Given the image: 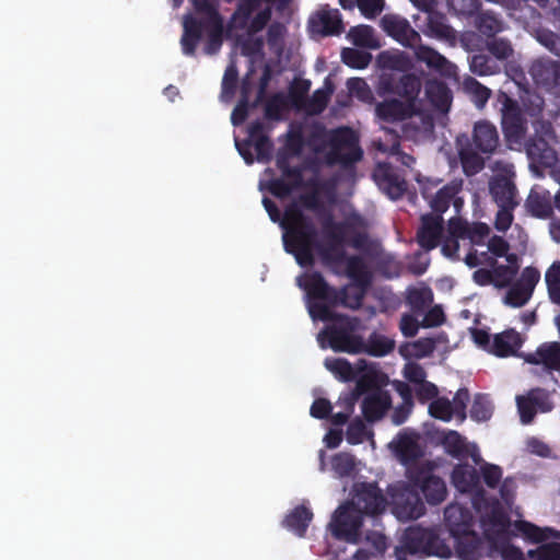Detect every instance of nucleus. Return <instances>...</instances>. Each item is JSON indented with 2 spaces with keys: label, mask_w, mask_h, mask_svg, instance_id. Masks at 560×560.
<instances>
[{
  "label": "nucleus",
  "mask_w": 560,
  "mask_h": 560,
  "mask_svg": "<svg viewBox=\"0 0 560 560\" xmlns=\"http://www.w3.org/2000/svg\"><path fill=\"white\" fill-rule=\"evenodd\" d=\"M281 228L284 249L294 256L301 267L313 266L315 254H318L325 262H341L346 257L343 245L351 230L348 221L337 222L329 214L323 221V229L328 240L323 244L319 242L314 220L305 214L296 202H291L284 209Z\"/></svg>",
  "instance_id": "1"
},
{
  "label": "nucleus",
  "mask_w": 560,
  "mask_h": 560,
  "mask_svg": "<svg viewBox=\"0 0 560 560\" xmlns=\"http://www.w3.org/2000/svg\"><path fill=\"white\" fill-rule=\"evenodd\" d=\"M202 10L206 11V14H202L203 18L201 19L191 15L184 18L180 46L185 56H195L197 46L202 39L203 31L208 33V40L205 46L207 55L217 54L222 46L223 19L219 10L209 9L205 3Z\"/></svg>",
  "instance_id": "2"
},
{
  "label": "nucleus",
  "mask_w": 560,
  "mask_h": 560,
  "mask_svg": "<svg viewBox=\"0 0 560 560\" xmlns=\"http://www.w3.org/2000/svg\"><path fill=\"white\" fill-rule=\"evenodd\" d=\"M463 516L457 506H447L444 517L450 535L455 539V552L460 560H480L483 557H492L497 542L490 537H482L472 530L465 532L463 522L456 523L453 517L456 514Z\"/></svg>",
  "instance_id": "3"
},
{
  "label": "nucleus",
  "mask_w": 560,
  "mask_h": 560,
  "mask_svg": "<svg viewBox=\"0 0 560 560\" xmlns=\"http://www.w3.org/2000/svg\"><path fill=\"white\" fill-rule=\"evenodd\" d=\"M418 182L421 195L432 210L431 213L442 215L451 205H453L456 212L460 211L464 200L458 197V194L463 190V179L455 178L440 188H438L441 183L440 179L427 178Z\"/></svg>",
  "instance_id": "4"
},
{
  "label": "nucleus",
  "mask_w": 560,
  "mask_h": 560,
  "mask_svg": "<svg viewBox=\"0 0 560 560\" xmlns=\"http://www.w3.org/2000/svg\"><path fill=\"white\" fill-rule=\"evenodd\" d=\"M358 325L357 317L341 314L326 326L322 334L326 336L329 347L334 351L358 354L362 345V337L354 334Z\"/></svg>",
  "instance_id": "5"
},
{
  "label": "nucleus",
  "mask_w": 560,
  "mask_h": 560,
  "mask_svg": "<svg viewBox=\"0 0 560 560\" xmlns=\"http://www.w3.org/2000/svg\"><path fill=\"white\" fill-rule=\"evenodd\" d=\"M407 478L415 488L421 491L429 504L436 505L445 500L447 494L446 485L441 477L433 474V468L430 464L409 466Z\"/></svg>",
  "instance_id": "6"
},
{
  "label": "nucleus",
  "mask_w": 560,
  "mask_h": 560,
  "mask_svg": "<svg viewBox=\"0 0 560 560\" xmlns=\"http://www.w3.org/2000/svg\"><path fill=\"white\" fill-rule=\"evenodd\" d=\"M393 513L401 521L417 520L424 515L425 506L419 490L412 483H398L389 490Z\"/></svg>",
  "instance_id": "7"
},
{
  "label": "nucleus",
  "mask_w": 560,
  "mask_h": 560,
  "mask_svg": "<svg viewBox=\"0 0 560 560\" xmlns=\"http://www.w3.org/2000/svg\"><path fill=\"white\" fill-rule=\"evenodd\" d=\"M363 517L349 503L341 505L335 512L329 524L331 534L339 540L357 544L361 537Z\"/></svg>",
  "instance_id": "8"
},
{
  "label": "nucleus",
  "mask_w": 560,
  "mask_h": 560,
  "mask_svg": "<svg viewBox=\"0 0 560 560\" xmlns=\"http://www.w3.org/2000/svg\"><path fill=\"white\" fill-rule=\"evenodd\" d=\"M353 492V498L348 503L362 516H377L385 511L387 500L376 482H359Z\"/></svg>",
  "instance_id": "9"
},
{
  "label": "nucleus",
  "mask_w": 560,
  "mask_h": 560,
  "mask_svg": "<svg viewBox=\"0 0 560 560\" xmlns=\"http://www.w3.org/2000/svg\"><path fill=\"white\" fill-rule=\"evenodd\" d=\"M328 145L331 154L343 163H354L362 159L358 138L350 127H339L328 132Z\"/></svg>",
  "instance_id": "10"
},
{
  "label": "nucleus",
  "mask_w": 560,
  "mask_h": 560,
  "mask_svg": "<svg viewBox=\"0 0 560 560\" xmlns=\"http://www.w3.org/2000/svg\"><path fill=\"white\" fill-rule=\"evenodd\" d=\"M383 31L400 45L413 49L420 42V34L415 31L409 21L397 14H385L381 19Z\"/></svg>",
  "instance_id": "11"
},
{
  "label": "nucleus",
  "mask_w": 560,
  "mask_h": 560,
  "mask_svg": "<svg viewBox=\"0 0 560 560\" xmlns=\"http://www.w3.org/2000/svg\"><path fill=\"white\" fill-rule=\"evenodd\" d=\"M502 130L508 141L520 142L526 133V119L518 103L505 97L501 117Z\"/></svg>",
  "instance_id": "12"
},
{
  "label": "nucleus",
  "mask_w": 560,
  "mask_h": 560,
  "mask_svg": "<svg viewBox=\"0 0 560 560\" xmlns=\"http://www.w3.org/2000/svg\"><path fill=\"white\" fill-rule=\"evenodd\" d=\"M444 232V219L440 214L424 213L420 217V225L416 240L421 248L430 252L439 246Z\"/></svg>",
  "instance_id": "13"
},
{
  "label": "nucleus",
  "mask_w": 560,
  "mask_h": 560,
  "mask_svg": "<svg viewBox=\"0 0 560 560\" xmlns=\"http://www.w3.org/2000/svg\"><path fill=\"white\" fill-rule=\"evenodd\" d=\"M434 538L433 528H422L419 526L409 527L401 537V546L396 547L395 555L397 560H407L406 555L423 553L425 555L428 544Z\"/></svg>",
  "instance_id": "14"
},
{
  "label": "nucleus",
  "mask_w": 560,
  "mask_h": 560,
  "mask_svg": "<svg viewBox=\"0 0 560 560\" xmlns=\"http://www.w3.org/2000/svg\"><path fill=\"white\" fill-rule=\"evenodd\" d=\"M298 285L306 292L310 300L327 302L332 305L334 300L337 299V289L330 287L318 271L299 277Z\"/></svg>",
  "instance_id": "15"
},
{
  "label": "nucleus",
  "mask_w": 560,
  "mask_h": 560,
  "mask_svg": "<svg viewBox=\"0 0 560 560\" xmlns=\"http://www.w3.org/2000/svg\"><path fill=\"white\" fill-rule=\"evenodd\" d=\"M303 171L300 165L291 166L280 171L281 176L273 178L268 183V190L277 198H287L295 189L303 186Z\"/></svg>",
  "instance_id": "16"
},
{
  "label": "nucleus",
  "mask_w": 560,
  "mask_h": 560,
  "mask_svg": "<svg viewBox=\"0 0 560 560\" xmlns=\"http://www.w3.org/2000/svg\"><path fill=\"white\" fill-rule=\"evenodd\" d=\"M378 187L390 198L399 199L407 189V183L387 163H378L373 172Z\"/></svg>",
  "instance_id": "17"
},
{
  "label": "nucleus",
  "mask_w": 560,
  "mask_h": 560,
  "mask_svg": "<svg viewBox=\"0 0 560 560\" xmlns=\"http://www.w3.org/2000/svg\"><path fill=\"white\" fill-rule=\"evenodd\" d=\"M529 73L537 85L547 90L560 86V61L539 58L533 61Z\"/></svg>",
  "instance_id": "18"
},
{
  "label": "nucleus",
  "mask_w": 560,
  "mask_h": 560,
  "mask_svg": "<svg viewBox=\"0 0 560 560\" xmlns=\"http://www.w3.org/2000/svg\"><path fill=\"white\" fill-rule=\"evenodd\" d=\"M471 141V144L480 153L493 154L500 144L497 127L488 120L476 121L472 128Z\"/></svg>",
  "instance_id": "19"
},
{
  "label": "nucleus",
  "mask_w": 560,
  "mask_h": 560,
  "mask_svg": "<svg viewBox=\"0 0 560 560\" xmlns=\"http://www.w3.org/2000/svg\"><path fill=\"white\" fill-rule=\"evenodd\" d=\"M413 52L418 61L425 63L428 68L441 75L452 78L456 74V66L430 46L422 45L420 42L413 48Z\"/></svg>",
  "instance_id": "20"
},
{
  "label": "nucleus",
  "mask_w": 560,
  "mask_h": 560,
  "mask_svg": "<svg viewBox=\"0 0 560 560\" xmlns=\"http://www.w3.org/2000/svg\"><path fill=\"white\" fill-rule=\"evenodd\" d=\"M415 114L413 104H406L397 98L385 100L375 105V116L384 122L404 121Z\"/></svg>",
  "instance_id": "21"
},
{
  "label": "nucleus",
  "mask_w": 560,
  "mask_h": 560,
  "mask_svg": "<svg viewBox=\"0 0 560 560\" xmlns=\"http://www.w3.org/2000/svg\"><path fill=\"white\" fill-rule=\"evenodd\" d=\"M525 362L542 365L546 371L560 370V342L551 341L541 343L535 352L525 355Z\"/></svg>",
  "instance_id": "22"
},
{
  "label": "nucleus",
  "mask_w": 560,
  "mask_h": 560,
  "mask_svg": "<svg viewBox=\"0 0 560 560\" xmlns=\"http://www.w3.org/2000/svg\"><path fill=\"white\" fill-rule=\"evenodd\" d=\"M427 12V24L424 33L439 40L455 44L456 31L448 24L445 14L434 11L431 8Z\"/></svg>",
  "instance_id": "23"
},
{
  "label": "nucleus",
  "mask_w": 560,
  "mask_h": 560,
  "mask_svg": "<svg viewBox=\"0 0 560 560\" xmlns=\"http://www.w3.org/2000/svg\"><path fill=\"white\" fill-rule=\"evenodd\" d=\"M489 190L498 206H518L516 186L508 176H494L489 183Z\"/></svg>",
  "instance_id": "24"
},
{
  "label": "nucleus",
  "mask_w": 560,
  "mask_h": 560,
  "mask_svg": "<svg viewBox=\"0 0 560 560\" xmlns=\"http://www.w3.org/2000/svg\"><path fill=\"white\" fill-rule=\"evenodd\" d=\"M341 261L346 262V276L359 288L365 290L372 282V271L369 264L360 255L346 254Z\"/></svg>",
  "instance_id": "25"
},
{
  "label": "nucleus",
  "mask_w": 560,
  "mask_h": 560,
  "mask_svg": "<svg viewBox=\"0 0 560 560\" xmlns=\"http://www.w3.org/2000/svg\"><path fill=\"white\" fill-rule=\"evenodd\" d=\"M390 406V395L378 390L364 397L361 404L362 415L368 422H375L384 417Z\"/></svg>",
  "instance_id": "26"
},
{
  "label": "nucleus",
  "mask_w": 560,
  "mask_h": 560,
  "mask_svg": "<svg viewBox=\"0 0 560 560\" xmlns=\"http://www.w3.org/2000/svg\"><path fill=\"white\" fill-rule=\"evenodd\" d=\"M523 339L514 329H508L493 336L489 352L499 358L516 355Z\"/></svg>",
  "instance_id": "27"
},
{
  "label": "nucleus",
  "mask_w": 560,
  "mask_h": 560,
  "mask_svg": "<svg viewBox=\"0 0 560 560\" xmlns=\"http://www.w3.org/2000/svg\"><path fill=\"white\" fill-rule=\"evenodd\" d=\"M452 483L462 493L475 491L480 481L478 470L468 464H457L452 471Z\"/></svg>",
  "instance_id": "28"
},
{
  "label": "nucleus",
  "mask_w": 560,
  "mask_h": 560,
  "mask_svg": "<svg viewBox=\"0 0 560 560\" xmlns=\"http://www.w3.org/2000/svg\"><path fill=\"white\" fill-rule=\"evenodd\" d=\"M425 96L430 104L439 112H448L452 103V91L441 81L430 80L425 84Z\"/></svg>",
  "instance_id": "29"
},
{
  "label": "nucleus",
  "mask_w": 560,
  "mask_h": 560,
  "mask_svg": "<svg viewBox=\"0 0 560 560\" xmlns=\"http://www.w3.org/2000/svg\"><path fill=\"white\" fill-rule=\"evenodd\" d=\"M311 23L313 30L324 36L339 35L343 31L341 16L337 9L319 12Z\"/></svg>",
  "instance_id": "30"
},
{
  "label": "nucleus",
  "mask_w": 560,
  "mask_h": 560,
  "mask_svg": "<svg viewBox=\"0 0 560 560\" xmlns=\"http://www.w3.org/2000/svg\"><path fill=\"white\" fill-rule=\"evenodd\" d=\"M313 520V512L305 505L295 506L283 520V526L299 537H304L310 523Z\"/></svg>",
  "instance_id": "31"
},
{
  "label": "nucleus",
  "mask_w": 560,
  "mask_h": 560,
  "mask_svg": "<svg viewBox=\"0 0 560 560\" xmlns=\"http://www.w3.org/2000/svg\"><path fill=\"white\" fill-rule=\"evenodd\" d=\"M458 156L463 172L467 177L475 176L485 168V159L468 140L459 147Z\"/></svg>",
  "instance_id": "32"
},
{
  "label": "nucleus",
  "mask_w": 560,
  "mask_h": 560,
  "mask_svg": "<svg viewBox=\"0 0 560 560\" xmlns=\"http://www.w3.org/2000/svg\"><path fill=\"white\" fill-rule=\"evenodd\" d=\"M422 88L419 75L405 73L396 82V95L404 98L406 104H413L417 101Z\"/></svg>",
  "instance_id": "33"
},
{
  "label": "nucleus",
  "mask_w": 560,
  "mask_h": 560,
  "mask_svg": "<svg viewBox=\"0 0 560 560\" xmlns=\"http://www.w3.org/2000/svg\"><path fill=\"white\" fill-rule=\"evenodd\" d=\"M360 353H366L372 357H385L390 353L395 348L394 340L388 337L373 331L366 341L362 339Z\"/></svg>",
  "instance_id": "34"
},
{
  "label": "nucleus",
  "mask_w": 560,
  "mask_h": 560,
  "mask_svg": "<svg viewBox=\"0 0 560 560\" xmlns=\"http://www.w3.org/2000/svg\"><path fill=\"white\" fill-rule=\"evenodd\" d=\"M475 26L481 35L491 38L503 30V22L492 11H481L476 15Z\"/></svg>",
  "instance_id": "35"
},
{
  "label": "nucleus",
  "mask_w": 560,
  "mask_h": 560,
  "mask_svg": "<svg viewBox=\"0 0 560 560\" xmlns=\"http://www.w3.org/2000/svg\"><path fill=\"white\" fill-rule=\"evenodd\" d=\"M412 313L422 314L433 302V293L429 287L410 288L407 291L406 298Z\"/></svg>",
  "instance_id": "36"
},
{
  "label": "nucleus",
  "mask_w": 560,
  "mask_h": 560,
  "mask_svg": "<svg viewBox=\"0 0 560 560\" xmlns=\"http://www.w3.org/2000/svg\"><path fill=\"white\" fill-rule=\"evenodd\" d=\"M351 42L358 47L378 48L380 44L374 35V30L370 25H359L349 31Z\"/></svg>",
  "instance_id": "37"
},
{
  "label": "nucleus",
  "mask_w": 560,
  "mask_h": 560,
  "mask_svg": "<svg viewBox=\"0 0 560 560\" xmlns=\"http://www.w3.org/2000/svg\"><path fill=\"white\" fill-rule=\"evenodd\" d=\"M517 529L524 535L525 538L533 542H542L550 537H556L558 533L549 527L541 528L533 523L520 521L516 524Z\"/></svg>",
  "instance_id": "38"
},
{
  "label": "nucleus",
  "mask_w": 560,
  "mask_h": 560,
  "mask_svg": "<svg viewBox=\"0 0 560 560\" xmlns=\"http://www.w3.org/2000/svg\"><path fill=\"white\" fill-rule=\"evenodd\" d=\"M443 445L448 455L463 459L468 456V446L465 439L457 431H450L443 439Z\"/></svg>",
  "instance_id": "39"
},
{
  "label": "nucleus",
  "mask_w": 560,
  "mask_h": 560,
  "mask_svg": "<svg viewBox=\"0 0 560 560\" xmlns=\"http://www.w3.org/2000/svg\"><path fill=\"white\" fill-rule=\"evenodd\" d=\"M548 295L553 304L560 305V261H553L545 273Z\"/></svg>",
  "instance_id": "40"
},
{
  "label": "nucleus",
  "mask_w": 560,
  "mask_h": 560,
  "mask_svg": "<svg viewBox=\"0 0 560 560\" xmlns=\"http://www.w3.org/2000/svg\"><path fill=\"white\" fill-rule=\"evenodd\" d=\"M342 62L352 69H365L372 61V55L357 48H343L341 51Z\"/></svg>",
  "instance_id": "41"
},
{
  "label": "nucleus",
  "mask_w": 560,
  "mask_h": 560,
  "mask_svg": "<svg viewBox=\"0 0 560 560\" xmlns=\"http://www.w3.org/2000/svg\"><path fill=\"white\" fill-rule=\"evenodd\" d=\"M493 406L489 396L477 394L470 408V418L477 422H483L491 418Z\"/></svg>",
  "instance_id": "42"
},
{
  "label": "nucleus",
  "mask_w": 560,
  "mask_h": 560,
  "mask_svg": "<svg viewBox=\"0 0 560 560\" xmlns=\"http://www.w3.org/2000/svg\"><path fill=\"white\" fill-rule=\"evenodd\" d=\"M469 68L474 74L479 77L491 75L498 72L499 67L489 56L477 54L471 56Z\"/></svg>",
  "instance_id": "43"
},
{
  "label": "nucleus",
  "mask_w": 560,
  "mask_h": 560,
  "mask_svg": "<svg viewBox=\"0 0 560 560\" xmlns=\"http://www.w3.org/2000/svg\"><path fill=\"white\" fill-rule=\"evenodd\" d=\"M311 89V81L306 79H295L289 89V97L293 106L301 108L307 101V93Z\"/></svg>",
  "instance_id": "44"
},
{
  "label": "nucleus",
  "mask_w": 560,
  "mask_h": 560,
  "mask_svg": "<svg viewBox=\"0 0 560 560\" xmlns=\"http://www.w3.org/2000/svg\"><path fill=\"white\" fill-rule=\"evenodd\" d=\"M347 86L350 93L353 94L359 101L366 104L374 103V94L364 79L351 78L347 81Z\"/></svg>",
  "instance_id": "45"
},
{
  "label": "nucleus",
  "mask_w": 560,
  "mask_h": 560,
  "mask_svg": "<svg viewBox=\"0 0 560 560\" xmlns=\"http://www.w3.org/2000/svg\"><path fill=\"white\" fill-rule=\"evenodd\" d=\"M429 413L431 417L442 420L450 421L454 416V408L451 400L446 397H436L429 405Z\"/></svg>",
  "instance_id": "46"
},
{
  "label": "nucleus",
  "mask_w": 560,
  "mask_h": 560,
  "mask_svg": "<svg viewBox=\"0 0 560 560\" xmlns=\"http://www.w3.org/2000/svg\"><path fill=\"white\" fill-rule=\"evenodd\" d=\"M363 300V292L352 291L348 287L337 289V299L334 300L332 305H342L357 310L361 306Z\"/></svg>",
  "instance_id": "47"
},
{
  "label": "nucleus",
  "mask_w": 560,
  "mask_h": 560,
  "mask_svg": "<svg viewBox=\"0 0 560 560\" xmlns=\"http://www.w3.org/2000/svg\"><path fill=\"white\" fill-rule=\"evenodd\" d=\"M325 366L343 382L352 381L355 377L351 363L346 359L326 360Z\"/></svg>",
  "instance_id": "48"
},
{
  "label": "nucleus",
  "mask_w": 560,
  "mask_h": 560,
  "mask_svg": "<svg viewBox=\"0 0 560 560\" xmlns=\"http://www.w3.org/2000/svg\"><path fill=\"white\" fill-rule=\"evenodd\" d=\"M331 467L338 476L347 477L355 468L354 456L349 453H338L331 458Z\"/></svg>",
  "instance_id": "49"
},
{
  "label": "nucleus",
  "mask_w": 560,
  "mask_h": 560,
  "mask_svg": "<svg viewBox=\"0 0 560 560\" xmlns=\"http://www.w3.org/2000/svg\"><path fill=\"white\" fill-rule=\"evenodd\" d=\"M532 294L533 293L528 290L515 282L506 292L504 303L512 307H522L529 301Z\"/></svg>",
  "instance_id": "50"
},
{
  "label": "nucleus",
  "mask_w": 560,
  "mask_h": 560,
  "mask_svg": "<svg viewBox=\"0 0 560 560\" xmlns=\"http://www.w3.org/2000/svg\"><path fill=\"white\" fill-rule=\"evenodd\" d=\"M537 412H549L553 409V402L549 393L544 388H533L527 393Z\"/></svg>",
  "instance_id": "51"
},
{
  "label": "nucleus",
  "mask_w": 560,
  "mask_h": 560,
  "mask_svg": "<svg viewBox=\"0 0 560 560\" xmlns=\"http://www.w3.org/2000/svg\"><path fill=\"white\" fill-rule=\"evenodd\" d=\"M368 435L366 425L359 417L354 418L348 425L346 432L347 442L351 445L361 444Z\"/></svg>",
  "instance_id": "52"
},
{
  "label": "nucleus",
  "mask_w": 560,
  "mask_h": 560,
  "mask_svg": "<svg viewBox=\"0 0 560 560\" xmlns=\"http://www.w3.org/2000/svg\"><path fill=\"white\" fill-rule=\"evenodd\" d=\"M492 39L487 42L488 51L499 60H506L513 55V48L511 43L504 38L491 37Z\"/></svg>",
  "instance_id": "53"
},
{
  "label": "nucleus",
  "mask_w": 560,
  "mask_h": 560,
  "mask_svg": "<svg viewBox=\"0 0 560 560\" xmlns=\"http://www.w3.org/2000/svg\"><path fill=\"white\" fill-rule=\"evenodd\" d=\"M334 305L327 302H314L310 304L308 312L313 319H319L322 322H332L341 314L336 313L331 310Z\"/></svg>",
  "instance_id": "54"
},
{
  "label": "nucleus",
  "mask_w": 560,
  "mask_h": 560,
  "mask_svg": "<svg viewBox=\"0 0 560 560\" xmlns=\"http://www.w3.org/2000/svg\"><path fill=\"white\" fill-rule=\"evenodd\" d=\"M434 538L428 544L427 556H436L440 558L447 559L452 556V549L444 538L433 529Z\"/></svg>",
  "instance_id": "55"
},
{
  "label": "nucleus",
  "mask_w": 560,
  "mask_h": 560,
  "mask_svg": "<svg viewBox=\"0 0 560 560\" xmlns=\"http://www.w3.org/2000/svg\"><path fill=\"white\" fill-rule=\"evenodd\" d=\"M487 487L495 489L502 479V468L494 464L485 463L480 466V474Z\"/></svg>",
  "instance_id": "56"
},
{
  "label": "nucleus",
  "mask_w": 560,
  "mask_h": 560,
  "mask_svg": "<svg viewBox=\"0 0 560 560\" xmlns=\"http://www.w3.org/2000/svg\"><path fill=\"white\" fill-rule=\"evenodd\" d=\"M329 101L328 92L324 90H316L313 95L307 98L303 106L311 114H320L327 106Z\"/></svg>",
  "instance_id": "57"
},
{
  "label": "nucleus",
  "mask_w": 560,
  "mask_h": 560,
  "mask_svg": "<svg viewBox=\"0 0 560 560\" xmlns=\"http://www.w3.org/2000/svg\"><path fill=\"white\" fill-rule=\"evenodd\" d=\"M287 32L285 26L280 22H273L267 31V43L271 49L281 50L283 47V37Z\"/></svg>",
  "instance_id": "58"
},
{
  "label": "nucleus",
  "mask_w": 560,
  "mask_h": 560,
  "mask_svg": "<svg viewBox=\"0 0 560 560\" xmlns=\"http://www.w3.org/2000/svg\"><path fill=\"white\" fill-rule=\"evenodd\" d=\"M517 410L520 413V419L523 424H529L533 422L537 410L532 404L528 395L517 396L516 397Z\"/></svg>",
  "instance_id": "59"
},
{
  "label": "nucleus",
  "mask_w": 560,
  "mask_h": 560,
  "mask_svg": "<svg viewBox=\"0 0 560 560\" xmlns=\"http://www.w3.org/2000/svg\"><path fill=\"white\" fill-rule=\"evenodd\" d=\"M285 108V100L282 94L271 96L265 106V115L268 119L279 120Z\"/></svg>",
  "instance_id": "60"
},
{
  "label": "nucleus",
  "mask_w": 560,
  "mask_h": 560,
  "mask_svg": "<svg viewBox=\"0 0 560 560\" xmlns=\"http://www.w3.org/2000/svg\"><path fill=\"white\" fill-rule=\"evenodd\" d=\"M447 4L455 14L465 16L474 15L480 7L478 0H447Z\"/></svg>",
  "instance_id": "61"
},
{
  "label": "nucleus",
  "mask_w": 560,
  "mask_h": 560,
  "mask_svg": "<svg viewBox=\"0 0 560 560\" xmlns=\"http://www.w3.org/2000/svg\"><path fill=\"white\" fill-rule=\"evenodd\" d=\"M529 556L534 560H560V544H542L535 552L530 551Z\"/></svg>",
  "instance_id": "62"
},
{
  "label": "nucleus",
  "mask_w": 560,
  "mask_h": 560,
  "mask_svg": "<svg viewBox=\"0 0 560 560\" xmlns=\"http://www.w3.org/2000/svg\"><path fill=\"white\" fill-rule=\"evenodd\" d=\"M493 280L497 287H506L517 273L515 266L498 265L493 268Z\"/></svg>",
  "instance_id": "63"
},
{
  "label": "nucleus",
  "mask_w": 560,
  "mask_h": 560,
  "mask_svg": "<svg viewBox=\"0 0 560 560\" xmlns=\"http://www.w3.org/2000/svg\"><path fill=\"white\" fill-rule=\"evenodd\" d=\"M537 40L550 52L560 57V35L548 30H541L537 33Z\"/></svg>",
  "instance_id": "64"
}]
</instances>
